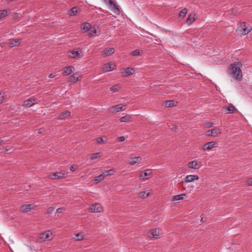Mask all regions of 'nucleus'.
<instances>
[{
	"label": "nucleus",
	"mask_w": 252,
	"mask_h": 252,
	"mask_svg": "<svg viewBox=\"0 0 252 252\" xmlns=\"http://www.w3.org/2000/svg\"><path fill=\"white\" fill-rule=\"evenodd\" d=\"M44 131L43 129V128H40L38 130V133H42L43 132V131Z\"/></svg>",
	"instance_id": "52"
},
{
	"label": "nucleus",
	"mask_w": 252,
	"mask_h": 252,
	"mask_svg": "<svg viewBox=\"0 0 252 252\" xmlns=\"http://www.w3.org/2000/svg\"><path fill=\"white\" fill-rule=\"evenodd\" d=\"M100 157V153H96L94 154H92L90 155V158L91 160H93L95 159H96Z\"/></svg>",
	"instance_id": "33"
},
{
	"label": "nucleus",
	"mask_w": 252,
	"mask_h": 252,
	"mask_svg": "<svg viewBox=\"0 0 252 252\" xmlns=\"http://www.w3.org/2000/svg\"><path fill=\"white\" fill-rule=\"evenodd\" d=\"M195 20V14H190L187 19L186 22L188 25L191 24Z\"/></svg>",
	"instance_id": "29"
},
{
	"label": "nucleus",
	"mask_w": 252,
	"mask_h": 252,
	"mask_svg": "<svg viewBox=\"0 0 252 252\" xmlns=\"http://www.w3.org/2000/svg\"><path fill=\"white\" fill-rule=\"evenodd\" d=\"M76 237H77V241H80L83 239V233L82 232H79L76 234Z\"/></svg>",
	"instance_id": "39"
},
{
	"label": "nucleus",
	"mask_w": 252,
	"mask_h": 252,
	"mask_svg": "<svg viewBox=\"0 0 252 252\" xmlns=\"http://www.w3.org/2000/svg\"><path fill=\"white\" fill-rule=\"evenodd\" d=\"M3 143V141L2 140H0V144H2Z\"/></svg>",
	"instance_id": "55"
},
{
	"label": "nucleus",
	"mask_w": 252,
	"mask_h": 252,
	"mask_svg": "<svg viewBox=\"0 0 252 252\" xmlns=\"http://www.w3.org/2000/svg\"><path fill=\"white\" fill-rule=\"evenodd\" d=\"M247 183L249 186H252V179L248 180Z\"/></svg>",
	"instance_id": "51"
},
{
	"label": "nucleus",
	"mask_w": 252,
	"mask_h": 252,
	"mask_svg": "<svg viewBox=\"0 0 252 252\" xmlns=\"http://www.w3.org/2000/svg\"><path fill=\"white\" fill-rule=\"evenodd\" d=\"M55 208L54 207H49L47 210V214H51L53 212H54V211L55 210Z\"/></svg>",
	"instance_id": "43"
},
{
	"label": "nucleus",
	"mask_w": 252,
	"mask_h": 252,
	"mask_svg": "<svg viewBox=\"0 0 252 252\" xmlns=\"http://www.w3.org/2000/svg\"><path fill=\"white\" fill-rule=\"evenodd\" d=\"M171 129L174 130L175 131H176L177 126L175 125L171 126Z\"/></svg>",
	"instance_id": "50"
},
{
	"label": "nucleus",
	"mask_w": 252,
	"mask_h": 252,
	"mask_svg": "<svg viewBox=\"0 0 252 252\" xmlns=\"http://www.w3.org/2000/svg\"><path fill=\"white\" fill-rule=\"evenodd\" d=\"M160 230L159 228H156L151 230L148 234L149 237L157 239L158 238Z\"/></svg>",
	"instance_id": "7"
},
{
	"label": "nucleus",
	"mask_w": 252,
	"mask_h": 252,
	"mask_svg": "<svg viewBox=\"0 0 252 252\" xmlns=\"http://www.w3.org/2000/svg\"><path fill=\"white\" fill-rule=\"evenodd\" d=\"M125 137L123 136H120L118 138V141L119 142H123V141H125Z\"/></svg>",
	"instance_id": "47"
},
{
	"label": "nucleus",
	"mask_w": 252,
	"mask_h": 252,
	"mask_svg": "<svg viewBox=\"0 0 252 252\" xmlns=\"http://www.w3.org/2000/svg\"><path fill=\"white\" fill-rule=\"evenodd\" d=\"M201 221H202L203 222V218H202L201 220Z\"/></svg>",
	"instance_id": "56"
},
{
	"label": "nucleus",
	"mask_w": 252,
	"mask_h": 252,
	"mask_svg": "<svg viewBox=\"0 0 252 252\" xmlns=\"http://www.w3.org/2000/svg\"><path fill=\"white\" fill-rule=\"evenodd\" d=\"M213 126V123L211 122H208L206 124V126L207 127H211Z\"/></svg>",
	"instance_id": "45"
},
{
	"label": "nucleus",
	"mask_w": 252,
	"mask_h": 252,
	"mask_svg": "<svg viewBox=\"0 0 252 252\" xmlns=\"http://www.w3.org/2000/svg\"><path fill=\"white\" fill-rule=\"evenodd\" d=\"M239 28L240 29V31H241L242 34L243 35L247 34L251 31V29H248L246 27V23L245 22L241 23L239 27Z\"/></svg>",
	"instance_id": "6"
},
{
	"label": "nucleus",
	"mask_w": 252,
	"mask_h": 252,
	"mask_svg": "<svg viewBox=\"0 0 252 252\" xmlns=\"http://www.w3.org/2000/svg\"><path fill=\"white\" fill-rule=\"evenodd\" d=\"M130 55L134 56L139 55L140 51L139 50H135L130 53Z\"/></svg>",
	"instance_id": "41"
},
{
	"label": "nucleus",
	"mask_w": 252,
	"mask_h": 252,
	"mask_svg": "<svg viewBox=\"0 0 252 252\" xmlns=\"http://www.w3.org/2000/svg\"><path fill=\"white\" fill-rule=\"evenodd\" d=\"M105 178V175H103L102 174L95 177L93 180L94 183L97 184L102 181Z\"/></svg>",
	"instance_id": "27"
},
{
	"label": "nucleus",
	"mask_w": 252,
	"mask_h": 252,
	"mask_svg": "<svg viewBox=\"0 0 252 252\" xmlns=\"http://www.w3.org/2000/svg\"><path fill=\"white\" fill-rule=\"evenodd\" d=\"M126 108V105L123 106L122 104H119L112 106L109 108V111L110 113L118 112L120 111H124Z\"/></svg>",
	"instance_id": "3"
},
{
	"label": "nucleus",
	"mask_w": 252,
	"mask_h": 252,
	"mask_svg": "<svg viewBox=\"0 0 252 252\" xmlns=\"http://www.w3.org/2000/svg\"><path fill=\"white\" fill-rule=\"evenodd\" d=\"M119 89V87L118 85H115L113 87H111L110 90L113 92H118Z\"/></svg>",
	"instance_id": "40"
},
{
	"label": "nucleus",
	"mask_w": 252,
	"mask_h": 252,
	"mask_svg": "<svg viewBox=\"0 0 252 252\" xmlns=\"http://www.w3.org/2000/svg\"><path fill=\"white\" fill-rule=\"evenodd\" d=\"M69 80L72 83H76L78 80V74L77 73L73 74L69 77Z\"/></svg>",
	"instance_id": "28"
},
{
	"label": "nucleus",
	"mask_w": 252,
	"mask_h": 252,
	"mask_svg": "<svg viewBox=\"0 0 252 252\" xmlns=\"http://www.w3.org/2000/svg\"><path fill=\"white\" fill-rule=\"evenodd\" d=\"M78 11V8L77 7H74L71 8L68 11V14L70 16H75L77 14Z\"/></svg>",
	"instance_id": "30"
},
{
	"label": "nucleus",
	"mask_w": 252,
	"mask_h": 252,
	"mask_svg": "<svg viewBox=\"0 0 252 252\" xmlns=\"http://www.w3.org/2000/svg\"><path fill=\"white\" fill-rule=\"evenodd\" d=\"M199 177L196 175H189L186 177L185 182L186 183L192 182L195 180H197Z\"/></svg>",
	"instance_id": "14"
},
{
	"label": "nucleus",
	"mask_w": 252,
	"mask_h": 252,
	"mask_svg": "<svg viewBox=\"0 0 252 252\" xmlns=\"http://www.w3.org/2000/svg\"><path fill=\"white\" fill-rule=\"evenodd\" d=\"M70 112L69 111H65L61 113L58 117L59 120H63L66 118H67L70 115Z\"/></svg>",
	"instance_id": "22"
},
{
	"label": "nucleus",
	"mask_w": 252,
	"mask_h": 252,
	"mask_svg": "<svg viewBox=\"0 0 252 252\" xmlns=\"http://www.w3.org/2000/svg\"><path fill=\"white\" fill-rule=\"evenodd\" d=\"M102 211V207L99 203L92 204L89 207V211L91 212L100 213Z\"/></svg>",
	"instance_id": "4"
},
{
	"label": "nucleus",
	"mask_w": 252,
	"mask_h": 252,
	"mask_svg": "<svg viewBox=\"0 0 252 252\" xmlns=\"http://www.w3.org/2000/svg\"><path fill=\"white\" fill-rule=\"evenodd\" d=\"M105 3L109 4L113 3V1L112 0H102Z\"/></svg>",
	"instance_id": "48"
},
{
	"label": "nucleus",
	"mask_w": 252,
	"mask_h": 252,
	"mask_svg": "<svg viewBox=\"0 0 252 252\" xmlns=\"http://www.w3.org/2000/svg\"><path fill=\"white\" fill-rule=\"evenodd\" d=\"M52 233L50 231L44 232L41 234L40 238L43 241L50 240V235Z\"/></svg>",
	"instance_id": "15"
},
{
	"label": "nucleus",
	"mask_w": 252,
	"mask_h": 252,
	"mask_svg": "<svg viewBox=\"0 0 252 252\" xmlns=\"http://www.w3.org/2000/svg\"><path fill=\"white\" fill-rule=\"evenodd\" d=\"M55 76V75L54 74H53V73H51L49 75V77L50 78H54Z\"/></svg>",
	"instance_id": "53"
},
{
	"label": "nucleus",
	"mask_w": 252,
	"mask_h": 252,
	"mask_svg": "<svg viewBox=\"0 0 252 252\" xmlns=\"http://www.w3.org/2000/svg\"><path fill=\"white\" fill-rule=\"evenodd\" d=\"M88 32H89L88 33L89 36H93L96 33V30L95 28L91 27Z\"/></svg>",
	"instance_id": "36"
},
{
	"label": "nucleus",
	"mask_w": 252,
	"mask_h": 252,
	"mask_svg": "<svg viewBox=\"0 0 252 252\" xmlns=\"http://www.w3.org/2000/svg\"><path fill=\"white\" fill-rule=\"evenodd\" d=\"M111 6V10L115 13L119 14L120 13V10L118 7V6L115 4L114 2L113 3L109 4Z\"/></svg>",
	"instance_id": "23"
},
{
	"label": "nucleus",
	"mask_w": 252,
	"mask_h": 252,
	"mask_svg": "<svg viewBox=\"0 0 252 252\" xmlns=\"http://www.w3.org/2000/svg\"><path fill=\"white\" fill-rule=\"evenodd\" d=\"M91 27V25L89 23H85L82 25L81 28L84 32H86L90 31Z\"/></svg>",
	"instance_id": "25"
},
{
	"label": "nucleus",
	"mask_w": 252,
	"mask_h": 252,
	"mask_svg": "<svg viewBox=\"0 0 252 252\" xmlns=\"http://www.w3.org/2000/svg\"><path fill=\"white\" fill-rule=\"evenodd\" d=\"M216 144H217V142H215L211 141L208 142L203 146L202 150L203 151L211 150L213 148L216 147Z\"/></svg>",
	"instance_id": "10"
},
{
	"label": "nucleus",
	"mask_w": 252,
	"mask_h": 252,
	"mask_svg": "<svg viewBox=\"0 0 252 252\" xmlns=\"http://www.w3.org/2000/svg\"><path fill=\"white\" fill-rule=\"evenodd\" d=\"M8 15L7 9H3L0 10V19L7 16Z\"/></svg>",
	"instance_id": "32"
},
{
	"label": "nucleus",
	"mask_w": 252,
	"mask_h": 252,
	"mask_svg": "<svg viewBox=\"0 0 252 252\" xmlns=\"http://www.w3.org/2000/svg\"><path fill=\"white\" fill-rule=\"evenodd\" d=\"M150 193H147L146 191H142L140 192L139 196L142 198H145L147 197L150 196Z\"/></svg>",
	"instance_id": "35"
},
{
	"label": "nucleus",
	"mask_w": 252,
	"mask_h": 252,
	"mask_svg": "<svg viewBox=\"0 0 252 252\" xmlns=\"http://www.w3.org/2000/svg\"><path fill=\"white\" fill-rule=\"evenodd\" d=\"M115 52V49L113 47L106 48L103 51V54L105 56H109Z\"/></svg>",
	"instance_id": "19"
},
{
	"label": "nucleus",
	"mask_w": 252,
	"mask_h": 252,
	"mask_svg": "<svg viewBox=\"0 0 252 252\" xmlns=\"http://www.w3.org/2000/svg\"><path fill=\"white\" fill-rule=\"evenodd\" d=\"M186 194H185V193H183V194H180V195H174L173 196L172 200L175 201V200H183L184 198L183 196H186Z\"/></svg>",
	"instance_id": "31"
},
{
	"label": "nucleus",
	"mask_w": 252,
	"mask_h": 252,
	"mask_svg": "<svg viewBox=\"0 0 252 252\" xmlns=\"http://www.w3.org/2000/svg\"><path fill=\"white\" fill-rule=\"evenodd\" d=\"M142 160V158L141 157H135L134 158H131L129 160V163L131 165H133L136 163L139 162Z\"/></svg>",
	"instance_id": "21"
},
{
	"label": "nucleus",
	"mask_w": 252,
	"mask_h": 252,
	"mask_svg": "<svg viewBox=\"0 0 252 252\" xmlns=\"http://www.w3.org/2000/svg\"><path fill=\"white\" fill-rule=\"evenodd\" d=\"M96 142L98 143V144H101V143H105L104 142V140L102 138V137H98L96 139Z\"/></svg>",
	"instance_id": "42"
},
{
	"label": "nucleus",
	"mask_w": 252,
	"mask_h": 252,
	"mask_svg": "<svg viewBox=\"0 0 252 252\" xmlns=\"http://www.w3.org/2000/svg\"><path fill=\"white\" fill-rule=\"evenodd\" d=\"M240 66L239 63H234L230 65V73L236 79H240L242 76Z\"/></svg>",
	"instance_id": "1"
},
{
	"label": "nucleus",
	"mask_w": 252,
	"mask_h": 252,
	"mask_svg": "<svg viewBox=\"0 0 252 252\" xmlns=\"http://www.w3.org/2000/svg\"><path fill=\"white\" fill-rule=\"evenodd\" d=\"M231 11L233 13H235L237 11V9L236 8H232Z\"/></svg>",
	"instance_id": "54"
},
{
	"label": "nucleus",
	"mask_w": 252,
	"mask_h": 252,
	"mask_svg": "<svg viewBox=\"0 0 252 252\" xmlns=\"http://www.w3.org/2000/svg\"><path fill=\"white\" fill-rule=\"evenodd\" d=\"M66 177L65 173L62 171L61 172H57L54 173H51L49 175V178L52 180L65 178Z\"/></svg>",
	"instance_id": "2"
},
{
	"label": "nucleus",
	"mask_w": 252,
	"mask_h": 252,
	"mask_svg": "<svg viewBox=\"0 0 252 252\" xmlns=\"http://www.w3.org/2000/svg\"><path fill=\"white\" fill-rule=\"evenodd\" d=\"M4 98V95L3 94H2L1 93H0V104L2 103L3 102Z\"/></svg>",
	"instance_id": "46"
},
{
	"label": "nucleus",
	"mask_w": 252,
	"mask_h": 252,
	"mask_svg": "<svg viewBox=\"0 0 252 252\" xmlns=\"http://www.w3.org/2000/svg\"><path fill=\"white\" fill-rule=\"evenodd\" d=\"M221 110L225 114H233L237 111L236 108L233 105L230 106H224L222 107Z\"/></svg>",
	"instance_id": "5"
},
{
	"label": "nucleus",
	"mask_w": 252,
	"mask_h": 252,
	"mask_svg": "<svg viewBox=\"0 0 252 252\" xmlns=\"http://www.w3.org/2000/svg\"><path fill=\"white\" fill-rule=\"evenodd\" d=\"M220 133V129L217 128H214L212 129H210L206 132L207 135L209 136H217L218 134Z\"/></svg>",
	"instance_id": "13"
},
{
	"label": "nucleus",
	"mask_w": 252,
	"mask_h": 252,
	"mask_svg": "<svg viewBox=\"0 0 252 252\" xmlns=\"http://www.w3.org/2000/svg\"><path fill=\"white\" fill-rule=\"evenodd\" d=\"M132 71H133V72L134 71V68H130V67L126 68L125 71L122 72L123 76L127 77V76L132 75L133 72H132Z\"/></svg>",
	"instance_id": "16"
},
{
	"label": "nucleus",
	"mask_w": 252,
	"mask_h": 252,
	"mask_svg": "<svg viewBox=\"0 0 252 252\" xmlns=\"http://www.w3.org/2000/svg\"><path fill=\"white\" fill-rule=\"evenodd\" d=\"M20 44V40L19 39H11L9 40V46L11 48L19 46Z\"/></svg>",
	"instance_id": "17"
},
{
	"label": "nucleus",
	"mask_w": 252,
	"mask_h": 252,
	"mask_svg": "<svg viewBox=\"0 0 252 252\" xmlns=\"http://www.w3.org/2000/svg\"><path fill=\"white\" fill-rule=\"evenodd\" d=\"M130 117L129 115H126L125 116L122 117L120 119V121L121 122H128L129 121Z\"/></svg>",
	"instance_id": "37"
},
{
	"label": "nucleus",
	"mask_w": 252,
	"mask_h": 252,
	"mask_svg": "<svg viewBox=\"0 0 252 252\" xmlns=\"http://www.w3.org/2000/svg\"><path fill=\"white\" fill-rule=\"evenodd\" d=\"M115 68L116 65L114 64L108 63L104 64L103 69L104 72H108L114 70Z\"/></svg>",
	"instance_id": "9"
},
{
	"label": "nucleus",
	"mask_w": 252,
	"mask_h": 252,
	"mask_svg": "<svg viewBox=\"0 0 252 252\" xmlns=\"http://www.w3.org/2000/svg\"><path fill=\"white\" fill-rule=\"evenodd\" d=\"M165 105L167 107H170L172 106H176L177 104V102L174 100H167L164 102Z\"/></svg>",
	"instance_id": "24"
},
{
	"label": "nucleus",
	"mask_w": 252,
	"mask_h": 252,
	"mask_svg": "<svg viewBox=\"0 0 252 252\" xmlns=\"http://www.w3.org/2000/svg\"><path fill=\"white\" fill-rule=\"evenodd\" d=\"M64 210L63 208H59L57 210V213H63V211Z\"/></svg>",
	"instance_id": "49"
},
{
	"label": "nucleus",
	"mask_w": 252,
	"mask_h": 252,
	"mask_svg": "<svg viewBox=\"0 0 252 252\" xmlns=\"http://www.w3.org/2000/svg\"><path fill=\"white\" fill-rule=\"evenodd\" d=\"M77 165H73L70 166V170L72 171H74L77 169Z\"/></svg>",
	"instance_id": "44"
},
{
	"label": "nucleus",
	"mask_w": 252,
	"mask_h": 252,
	"mask_svg": "<svg viewBox=\"0 0 252 252\" xmlns=\"http://www.w3.org/2000/svg\"><path fill=\"white\" fill-rule=\"evenodd\" d=\"M201 162H199L196 160L190 161L188 163V167L189 168L198 169L201 167Z\"/></svg>",
	"instance_id": "8"
},
{
	"label": "nucleus",
	"mask_w": 252,
	"mask_h": 252,
	"mask_svg": "<svg viewBox=\"0 0 252 252\" xmlns=\"http://www.w3.org/2000/svg\"><path fill=\"white\" fill-rule=\"evenodd\" d=\"M36 100V99L35 98H31L30 99L25 100L24 102V104L26 107H30L34 104V102Z\"/></svg>",
	"instance_id": "20"
},
{
	"label": "nucleus",
	"mask_w": 252,
	"mask_h": 252,
	"mask_svg": "<svg viewBox=\"0 0 252 252\" xmlns=\"http://www.w3.org/2000/svg\"><path fill=\"white\" fill-rule=\"evenodd\" d=\"M63 75H68L74 71V68L73 66H65L63 69Z\"/></svg>",
	"instance_id": "12"
},
{
	"label": "nucleus",
	"mask_w": 252,
	"mask_h": 252,
	"mask_svg": "<svg viewBox=\"0 0 252 252\" xmlns=\"http://www.w3.org/2000/svg\"><path fill=\"white\" fill-rule=\"evenodd\" d=\"M114 173V170L113 169H110L109 170H105L102 173L103 175H105V177L108 175H112Z\"/></svg>",
	"instance_id": "38"
},
{
	"label": "nucleus",
	"mask_w": 252,
	"mask_h": 252,
	"mask_svg": "<svg viewBox=\"0 0 252 252\" xmlns=\"http://www.w3.org/2000/svg\"><path fill=\"white\" fill-rule=\"evenodd\" d=\"M187 9L186 8L182 9L179 12V17L183 18H184L187 13Z\"/></svg>",
	"instance_id": "34"
},
{
	"label": "nucleus",
	"mask_w": 252,
	"mask_h": 252,
	"mask_svg": "<svg viewBox=\"0 0 252 252\" xmlns=\"http://www.w3.org/2000/svg\"><path fill=\"white\" fill-rule=\"evenodd\" d=\"M69 56L71 58H76L77 57L80 58L81 57L80 56V53L78 51H75L74 50H72L69 52Z\"/></svg>",
	"instance_id": "26"
},
{
	"label": "nucleus",
	"mask_w": 252,
	"mask_h": 252,
	"mask_svg": "<svg viewBox=\"0 0 252 252\" xmlns=\"http://www.w3.org/2000/svg\"><path fill=\"white\" fill-rule=\"evenodd\" d=\"M33 205L32 204H25L21 207V210L23 212H27L32 209H33Z\"/></svg>",
	"instance_id": "18"
},
{
	"label": "nucleus",
	"mask_w": 252,
	"mask_h": 252,
	"mask_svg": "<svg viewBox=\"0 0 252 252\" xmlns=\"http://www.w3.org/2000/svg\"><path fill=\"white\" fill-rule=\"evenodd\" d=\"M151 173L152 171L151 169H148L145 170L144 171L141 172L139 175V178L143 180L148 179L149 178H147V177L150 176Z\"/></svg>",
	"instance_id": "11"
}]
</instances>
